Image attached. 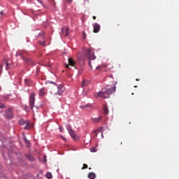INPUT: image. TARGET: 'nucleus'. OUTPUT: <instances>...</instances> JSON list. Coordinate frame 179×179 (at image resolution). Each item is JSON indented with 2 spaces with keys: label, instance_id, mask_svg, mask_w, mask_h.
<instances>
[{
  "label": "nucleus",
  "instance_id": "nucleus-11",
  "mask_svg": "<svg viewBox=\"0 0 179 179\" xmlns=\"http://www.w3.org/2000/svg\"><path fill=\"white\" fill-rule=\"evenodd\" d=\"M6 117L8 118V119H11L13 117V112L11 111V110H8L6 113Z\"/></svg>",
  "mask_w": 179,
  "mask_h": 179
},
{
  "label": "nucleus",
  "instance_id": "nucleus-37",
  "mask_svg": "<svg viewBox=\"0 0 179 179\" xmlns=\"http://www.w3.org/2000/svg\"><path fill=\"white\" fill-rule=\"evenodd\" d=\"M86 1H88L89 0H85Z\"/></svg>",
  "mask_w": 179,
  "mask_h": 179
},
{
  "label": "nucleus",
  "instance_id": "nucleus-7",
  "mask_svg": "<svg viewBox=\"0 0 179 179\" xmlns=\"http://www.w3.org/2000/svg\"><path fill=\"white\" fill-rule=\"evenodd\" d=\"M67 129L71 135V136L74 139L76 140V135L74 132V130H73V129H71V126H68L67 127Z\"/></svg>",
  "mask_w": 179,
  "mask_h": 179
},
{
  "label": "nucleus",
  "instance_id": "nucleus-35",
  "mask_svg": "<svg viewBox=\"0 0 179 179\" xmlns=\"http://www.w3.org/2000/svg\"><path fill=\"white\" fill-rule=\"evenodd\" d=\"M86 38L85 33L84 32V38Z\"/></svg>",
  "mask_w": 179,
  "mask_h": 179
},
{
  "label": "nucleus",
  "instance_id": "nucleus-25",
  "mask_svg": "<svg viewBox=\"0 0 179 179\" xmlns=\"http://www.w3.org/2000/svg\"><path fill=\"white\" fill-rule=\"evenodd\" d=\"M3 68V64L0 65V74H1Z\"/></svg>",
  "mask_w": 179,
  "mask_h": 179
},
{
  "label": "nucleus",
  "instance_id": "nucleus-21",
  "mask_svg": "<svg viewBox=\"0 0 179 179\" xmlns=\"http://www.w3.org/2000/svg\"><path fill=\"white\" fill-rule=\"evenodd\" d=\"M26 157L29 161H33V157L31 155H26Z\"/></svg>",
  "mask_w": 179,
  "mask_h": 179
},
{
  "label": "nucleus",
  "instance_id": "nucleus-22",
  "mask_svg": "<svg viewBox=\"0 0 179 179\" xmlns=\"http://www.w3.org/2000/svg\"><path fill=\"white\" fill-rule=\"evenodd\" d=\"M23 59H24V61L26 62L27 64H29V62H30V61H31L30 59H27L24 57H23Z\"/></svg>",
  "mask_w": 179,
  "mask_h": 179
},
{
  "label": "nucleus",
  "instance_id": "nucleus-30",
  "mask_svg": "<svg viewBox=\"0 0 179 179\" xmlns=\"http://www.w3.org/2000/svg\"><path fill=\"white\" fill-rule=\"evenodd\" d=\"M88 65H90V66L91 67V69L92 68V62H88Z\"/></svg>",
  "mask_w": 179,
  "mask_h": 179
},
{
  "label": "nucleus",
  "instance_id": "nucleus-12",
  "mask_svg": "<svg viewBox=\"0 0 179 179\" xmlns=\"http://www.w3.org/2000/svg\"><path fill=\"white\" fill-rule=\"evenodd\" d=\"M62 34L64 35L65 36H67L69 35V28L68 27H64L62 29Z\"/></svg>",
  "mask_w": 179,
  "mask_h": 179
},
{
  "label": "nucleus",
  "instance_id": "nucleus-27",
  "mask_svg": "<svg viewBox=\"0 0 179 179\" xmlns=\"http://www.w3.org/2000/svg\"><path fill=\"white\" fill-rule=\"evenodd\" d=\"M39 43L43 46L45 45V41H40Z\"/></svg>",
  "mask_w": 179,
  "mask_h": 179
},
{
  "label": "nucleus",
  "instance_id": "nucleus-13",
  "mask_svg": "<svg viewBox=\"0 0 179 179\" xmlns=\"http://www.w3.org/2000/svg\"><path fill=\"white\" fill-rule=\"evenodd\" d=\"M101 119H102L101 115L96 117H92V122L96 123V122H100Z\"/></svg>",
  "mask_w": 179,
  "mask_h": 179
},
{
  "label": "nucleus",
  "instance_id": "nucleus-36",
  "mask_svg": "<svg viewBox=\"0 0 179 179\" xmlns=\"http://www.w3.org/2000/svg\"><path fill=\"white\" fill-rule=\"evenodd\" d=\"M140 80L139 79H136V81H139Z\"/></svg>",
  "mask_w": 179,
  "mask_h": 179
},
{
  "label": "nucleus",
  "instance_id": "nucleus-32",
  "mask_svg": "<svg viewBox=\"0 0 179 179\" xmlns=\"http://www.w3.org/2000/svg\"><path fill=\"white\" fill-rule=\"evenodd\" d=\"M67 1H68V3H71L73 0H68Z\"/></svg>",
  "mask_w": 179,
  "mask_h": 179
},
{
  "label": "nucleus",
  "instance_id": "nucleus-28",
  "mask_svg": "<svg viewBox=\"0 0 179 179\" xmlns=\"http://www.w3.org/2000/svg\"><path fill=\"white\" fill-rule=\"evenodd\" d=\"M5 108V105L3 103H0V108Z\"/></svg>",
  "mask_w": 179,
  "mask_h": 179
},
{
  "label": "nucleus",
  "instance_id": "nucleus-17",
  "mask_svg": "<svg viewBox=\"0 0 179 179\" xmlns=\"http://www.w3.org/2000/svg\"><path fill=\"white\" fill-rule=\"evenodd\" d=\"M88 84H89L88 81H87V80H83V81L82 87H87V86L88 85Z\"/></svg>",
  "mask_w": 179,
  "mask_h": 179
},
{
  "label": "nucleus",
  "instance_id": "nucleus-20",
  "mask_svg": "<svg viewBox=\"0 0 179 179\" xmlns=\"http://www.w3.org/2000/svg\"><path fill=\"white\" fill-rule=\"evenodd\" d=\"M46 177L48 178V179H51L52 178V173H48L46 174Z\"/></svg>",
  "mask_w": 179,
  "mask_h": 179
},
{
  "label": "nucleus",
  "instance_id": "nucleus-8",
  "mask_svg": "<svg viewBox=\"0 0 179 179\" xmlns=\"http://www.w3.org/2000/svg\"><path fill=\"white\" fill-rule=\"evenodd\" d=\"M4 64H6V70L8 71L11 69V62L10 60H4Z\"/></svg>",
  "mask_w": 179,
  "mask_h": 179
},
{
  "label": "nucleus",
  "instance_id": "nucleus-3",
  "mask_svg": "<svg viewBox=\"0 0 179 179\" xmlns=\"http://www.w3.org/2000/svg\"><path fill=\"white\" fill-rule=\"evenodd\" d=\"M87 57H88V59H96V56L94 55L93 49L90 48L87 50Z\"/></svg>",
  "mask_w": 179,
  "mask_h": 179
},
{
  "label": "nucleus",
  "instance_id": "nucleus-4",
  "mask_svg": "<svg viewBox=\"0 0 179 179\" xmlns=\"http://www.w3.org/2000/svg\"><path fill=\"white\" fill-rule=\"evenodd\" d=\"M35 96H36V94L34 92H32L29 96V105L32 110L34 107Z\"/></svg>",
  "mask_w": 179,
  "mask_h": 179
},
{
  "label": "nucleus",
  "instance_id": "nucleus-38",
  "mask_svg": "<svg viewBox=\"0 0 179 179\" xmlns=\"http://www.w3.org/2000/svg\"><path fill=\"white\" fill-rule=\"evenodd\" d=\"M117 26H120V24H117Z\"/></svg>",
  "mask_w": 179,
  "mask_h": 179
},
{
  "label": "nucleus",
  "instance_id": "nucleus-34",
  "mask_svg": "<svg viewBox=\"0 0 179 179\" xmlns=\"http://www.w3.org/2000/svg\"><path fill=\"white\" fill-rule=\"evenodd\" d=\"M59 129L61 132L63 131V129H62V127H59Z\"/></svg>",
  "mask_w": 179,
  "mask_h": 179
},
{
  "label": "nucleus",
  "instance_id": "nucleus-6",
  "mask_svg": "<svg viewBox=\"0 0 179 179\" xmlns=\"http://www.w3.org/2000/svg\"><path fill=\"white\" fill-rule=\"evenodd\" d=\"M65 91V88L63 85L58 86V92L55 93V95L62 96L64 92Z\"/></svg>",
  "mask_w": 179,
  "mask_h": 179
},
{
  "label": "nucleus",
  "instance_id": "nucleus-29",
  "mask_svg": "<svg viewBox=\"0 0 179 179\" xmlns=\"http://www.w3.org/2000/svg\"><path fill=\"white\" fill-rule=\"evenodd\" d=\"M25 84L29 85V79H25Z\"/></svg>",
  "mask_w": 179,
  "mask_h": 179
},
{
  "label": "nucleus",
  "instance_id": "nucleus-2",
  "mask_svg": "<svg viewBox=\"0 0 179 179\" xmlns=\"http://www.w3.org/2000/svg\"><path fill=\"white\" fill-rule=\"evenodd\" d=\"M69 64H64L66 69H69V66H72L75 68V69H77V63L73 59V57H71L68 59Z\"/></svg>",
  "mask_w": 179,
  "mask_h": 179
},
{
  "label": "nucleus",
  "instance_id": "nucleus-31",
  "mask_svg": "<svg viewBox=\"0 0 179 179\" xmlns=\"http://www.w3.org/2000/svg\"><path fill=\"white\" fill-rule=\"evenodd\" d=\"M0 15H4L3 11H1V12H0Z\"/></svg>",
  "mask_w": 179,
  "mask_h": 179
},
{
  "label": "nucleus",
  "instance_id": "nucleus-9",
  "mask_svg": "<svg viewBox=\"0 0 179 179\" xmlns=\"http://www.w3.org/2000/svg\"><path fill=\"white\" fill-rule=\"evenodd\" d=\"M93 27H94V33L96 34V33L99 32L100 29H101V26L99 24L95 23V24H94Z\"/></svg>",
  "mask_w": 179,
  "mask_h": 179
},
{
  "label": "nucleus",
  "instance_id": "nucleus-16",
  "mask_svg": "<svg viewBox=\"0 0 179 179\" xmlns=\"http://www.w3.org/2000/svg\"><path fill=\"white\" fill-rule=\"evenodd\" d=\"M101 68H104V69L107 68V64H102V65L96 66V70H99Z\"/></svg>",
  "mask_w": 179,
  "mask_h": 179
},
{
  "label": "nucleus",
  "instance_id": "nucleus-10",
  "mask_svg": "<svg viewBox=\"0 0 179 179\" xmlns=\"http://www.w3.org/2000/svg\"><path fill=\"white\" fill-rule=\"evenodd\" d=\"M46 92L47 90L45 88L40 89L38 91L39 96L41 97L44 96L45 95H46Z\"/></svg>",
  "mask_w": 179,
  "mask_h": 179
},
{
  "label": "nucleus",
  "instance_id": "nucleus-18",
  "mask_svg": "<svg viewBox=\"0 0 179 179\" xmlns=\"http://www.w3.org/2000/svg\"><path fill=\"white\" fill-rule=\"evenodd\" d=\"M16 57H23V52H17L16 53Z\"/></svg>",
  "mask_w": 179,
  "mask_h": 179
},
{
  "label": "nucleus",
  "instance_id": "nucleus-26",
  "mask_svg": "<svg viewBox=\"0 0 179 179\" xmlns=\"http://www.w3.org/2000/svg\"><path fill=\"white\" fill-rule=\"evenodd\" d=\"M87 168H88V166L87 164H84L83 167L82 169L84 170V169H87Z\"/></svg>",
  "mask_w": 179,
  "mask_h": 179
},
{
  "label": "nucleus",
  "instance_id": "nucleus-24",
  "mask_svg": "<svg viewBox=\"0 0 179 179\" xmlns=\"http://www.w3.org/2000/svg\"><path fill=\"white\" fill-rule=\"evenodd\" d=\"M24 141L28 147L30 146V141H27V139H24Z\"/></svg>",
  "mask_w": 179,
  "mask_h": 179
},
{
  "label": "nucleus",
  "instance_id": "nucleus-19",
  "mask_svg": "<svg viewBox=\"0 0 179 179\" xmlns=\"http://www.w3.org/2000/svg\"><path fill=\"white\" fill-rule=\"evenodd\" d=\"M90 150L91 151V152H96L97 151V150L95 147L91 148V149H90Z\"/></svg>",
  "mask_w": 179,
  "mask_h": 179
},
{
  "label": "nucleus",
  "instance_id": "nucleus-33",
  "mask_svg": "<svg viewBox=\"0 0 179 179\" xmlns=\"http://www.w3.org/2000/svg\"><path fill=\"white\" fill-rule=\"evenodd\" d=\"M92 19H94V20H95L96 19V17L94 16V17H92Z\"/></svg>",
  "mask_w": 179,
  "mask_h": 179
},
{
  "label": "nucleus",
  "instance_id": "nucleus-23",
  "mask_svg": "<svg viewBox=\"0 0 179 179\" xmlns=\"http://www.w3.org/2000/svg\"><path fill=\"white\" fill-rule=\"evenodd\" d=\"M88 107H89V104L84 105V106H80V108H83V109L87 108Z\"/></svg>",
  "mask_w": 179,
  "mask_h": 179
},
{
  "label": "nucleus",
  "instance_id": "nucleus-15",
  "mask_svg": "<svg viewBox=\"0 0 179 179\" xmlns=\"http://www.w3.org/2000/svg\"><path fill=\"white\" fill-rule=\"evenodd\" d=\"M88 178L90 179H95L96 178V174L93 172H91L88 174Z\"/></svg>",
  "mask_w": 179,
  "mask_h": 179
},
{
  "label": "nucleus",
  "instance_id": "nucleus-1",
  "mask_svg": "<svg viewBox=\"0 0 179 179\" xmlns=\"http://www.w3.org/2000/svg\"><path fill=\"white\" fill-rule=\"evenodd\" d=\"M116 91V87L114 86L111 88L107 89L106 91L99 92L97 94V97H101L102 99H108L110 95Z\"/></svg>",
  "mask_w": 179,
  "mask_h": 179
},
{
  "label": "nucleus",
  "instance_id": "nucleus-14",
  "mask_svg": "<svg viewBox=\"0 0 179 179\" xmlns=\"http://www.w3.org/2000/svg\"><path fill=\"white\" fill-rule=\"evenodd\" d=\"M103 114L105 115H108L109 113V110L106 105L103 106Z\"/></svg>",
  "mask_w": 179,
  "mask_h": 179
},
{
  "label": "nucleus",
  "instance_id": "nucleus-5",
  "mask_svg": "<svg viewBox=\"0 0 179 179\" xmlns=\"http://www.w3.org/2000/svg\"><path fill=\"white\" fill-rule=\"evenodd\" d=\"M19 124L20 125L26 124L25 127H24V129H29V126L30 125V123L29 122V120H23V119H21L19 121Z\"/></svg>",
  "mask_w": 179,
  "mask_h": 179
}]
</instances>
